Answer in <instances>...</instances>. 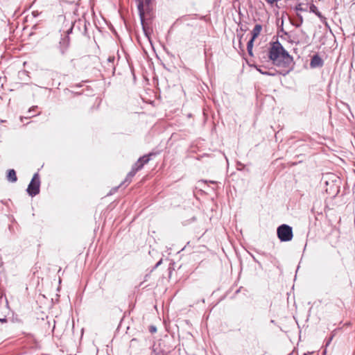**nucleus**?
<instances>
[{
    "label": "nucleus",
    "mask_w": 355,
    "mask_h": 355,
    "mask_svg": "<svg viewBox=\"0 0 355 355\" xmlns=\"http://www.w3.org/2000/svg\"><path fill=\"white\" fill-rule=\"evenodd\" d=\"M268 56L272 64L279 67H289L293 61V57L278 40L270 44Z\"/></svg>",
    "instance_id": "nucleus-1"
},
{
    "label": "nucleus",
    "mask_w": 355,
    "mask_h": 355,
    "mask_svg": "<svg viewBox=\"0 0 355 355\" xmlns=\"http://www.w3.org/2000/svg\"><path fill=\"white\" fill-rule=\"evenodd\" d=\"M277 234L279 239L282 242L290 241L293 237L292 227L286 224L281 225L277 227Z\"/></svg>",
    "instance_id": "nucleus-2"
},
{
    "label": "nucleus",
    "mask_w": 355,
    "mask_h": 355,
    "mask_svg": "<svg viewBox=\"0 0 355 355\" xmlns=\"http://www.w3.org/2000/svg\"><path fill=\"white\" fill-rule=\"evenodd\" d=\"M40 180L37 173L33 175V177L29 183L26 189L27 193L31 196H35L40 193Z\"/></svg>",
    "instance_id": "nucleus-3"
},
{
    "label": "nucleus",
    "mask_w": 355,
    "mask_h": 355,
    "mask_svg": "<svg viewBox=\"0 0 355 355\" xmlns=\"http://www.w3.org/2000/svg\"><path fill=\"white\" fill-rule=\"evenodd\" d=\"M70 44V38L68 35L64 36L63 38H62L59 42V49L62 55H64L68 48L69 47Z\"/></svg>",
    "instance_id": "nucleus-4"
},
{
    "label": "nucleus",
    "mask_w": 355,
    "mask_h": 355,
    "mask_svg": "<svg viewBox=\"0 0 355 355\" xmlns=\"http://www.w3.org/2000/svg\"><path fill=\"white\" fill-rule=\"evenodd\" d=\"M323 65V60L318 55H314L310 62V66L311 68L320 67Z\"/></svg>",
    "instance_id": "nucleus-5"
},
{
    "label": "nucleus",
    "mask_w": 355,
    "mask_h": 355,
    "mask_svg": "<svg viewBox=\"0 0 355 355\" xmlns=\"http://www.w3.org/2000/svg\"><path fill=\"white\" fill-rule=\"evenodd\" d=\"M7 180L10 182H15L17 180L16 172L14 169H9L7 173Z\"/></svg>",
    "instance_id": "nucleus-6"
},
{
    "label": "nucleus",
    "mask_w": 355,
    "mask_h": 355,
    "mask_svg": "<svg viewBox=\"0 0 355 355\" xmlns=\"http://www.w3.org/2000/svg\"><path fill=\"white\" fill-rule=\"evenodd\" d=\"M262 30V26L261 24H256L252 31V40H254L260 34Z\"/></svg>",
    "instance_id": "nucleus-7"
},
{
    "label": "nucleus",
    "mask_w": 355,
    "mask_h": 355,
    "mask_svg": "<svg viewBox=\"0 0 355 355\" xmlns=\"http://www.w3.org/2000/svg\"><path fill=\"white\" fill-rule=\"evenodd\" d=\"M138 1L137 4V9L139 11V16L141 19H142L144 15V2L142 0H136Z\"/></svg>",
    "instance_id": "nucleus-8"
},
{
    "label": "nucleus",
    "mask_w": 355,
    "mask_h": 355,
    "mask_svg": "<svg viewBox=\"0 0 355 355\" xmlns=\"http://www.w3.org/2000/svg\"><path fill=\"white\" fill-rule=\"evenodd\" d=\"M137 171L132 167L131 171L128 173L123 183L129 184L131 182L132 178L135 175Z\"/></svg>",
    "instance_id": "nucleus-9"
},
{
    "label": "nucleus",
    "mask_w": 355,
    "mask_h": 355,
    "mask_svg": "<svg viewBox=\"0 0 355 355\" xmlns=\"http://www.w3.org/2000/svg\"><path fill=\"white\" fill-rule=\"evenodd\" d=\"M152 153H150L147 155H144L140 157L137 161L139 162L144 166L145 164H147L150 160V157L152 155Z\"/></svg>",
    "instance_id": "nucleus-10"
},
{
    "label": "nucleus",
    "mask_w": 355,
    "mask_h": 355,
    "mask_svg": "<svg viewBox=\"0 0 355 355\" xmlns=\"http://www.w3.org/2000/svg\"><path fill=\"white\" fill-rule=\"evenodd\" d=\"M254 40H252V39H250L247 44V50L249 55L252 56V48H253V43Z\"/></svg>",
    "instance_id": "nucleus-11"
},
{
    "label": "nucleus",
    "mask_w": 355,
    "mask_h": 355,
    "mask_svg": "<svg viewBox=\"0 0 355 355\" xmlns=\"http://www.w3.org/2000/svg\"><path fill=\"white\" fill-rule=\"evenodd\" d=\"M310 12L315 13L320 18L322 17V14L318 11V8L314 4L310 6Z\"/></svg>",
    "instance_id": "nucleus-12"
},
{
    "label": "nucleus",
    "mask_w": 355,
    "mask_h": 355,
    "mask_svg": "<svg viewBox=\"0 0 355 355\" xmlns=\"http://www.w3.org/2000/svg\"><path fill=\"white\" fill-rule=\"evenodd\" d=\"M144 166L139 162H137L133 166L132 168L137 172L139 170L142 168Z\"/></svg>",
    "instance_id": "nucleus-13"
},
{
    "label": "nucleus",
    "mask_w": 355,
    "mask_h": 355,
    "mask_svg": "<svg viewBox=\"0 0 355 355\" xmlns=\"http://www.w3.org/2000/svg\"><path fill=\"white\" fill-rule=\"evenodd\" d=\"M257 70L261 73V74H263V75H267V76H274L275 73H271L270 71H263L261 69H258L257 68Z\"/></svg>",
    "instance_id": "nucleus-14"
},
{
    "label": "nucleus",
    "mask_w": 355,
    "mask_h": 355,
    "mask_svg": "<svg viewBox=\"0 0 355 355\" xmlns=\"http://www.w3.org/2000/svg\"><path fill=\"white\" fill-rule=\"evenodd\" d=\"M295 10L297 11H305L306 10L302 7V3H299L296 6Z\"/></svg>",
    "instance_id": "nucleus-15"
},
{
    "label": "nucleus",
    "mask_w": 355,
    "mask_h": 355,
    "mask_svg": "<svg viewBox=\"0 0 355 355\" xmlns=\"http://www.w3.org/2000/svg\"><path fill=\"white\" fill-rule=\"evenodd\" d=\"M149 331L152 334L155 333L157 331V328H156L155 326H150V329H149Z\"/></svg>",
    "instance_id": "nucleus-16"
},
{
    "label": "nucleus",
    "mask_w": 355,
    "mask_h": 355,
    "mask_svg": "<svg viewBox=\"0 0 355 355\" xmlns=\"http://www.w3.org/2000/svg\"><path fill=\"white\" fill-rule=\"evenodd\" d=\"M72 30H73V25H71L70 26V28L67 31V33L68 35L72 32Z\"/></svg>",
    "instance_id": "nucleus-17"
},
{
    "label": "nucleus",
    "mask_w": 355,
    "mask_h": 355,
    "mask_svg": "<svg viewBox=\"0 0 355 355\" xmlns=\"http://www.w3.org/2000/svg\"><path fill=\"white\" fill-rule=\"evenodd\" d=\"M267 3L273 4L277 0H266Z\"/></svg>",
    "instance_id": "nucleus-18"
},
{
    "label": "nucleus",
    "mask_w": 355,
    "mask_h": 355,
    "mask_svg": "<svg viewBox=\"0 0 355 355\" xmlns=\"http://www.w3.org/2000/svg\"><path fill=\"white\" fill-rule=\"evenodd\" d=\"M0 322L3 323L7 322V319L6 318H0Z\"/></svg>",
    "instance_id": "nucleus-19"
},
{
    "label": "nucleus",
    "mask_w": 355,
    "mask_h": 355,
    "mask_svg": "<svg viewBox=\"0 0 355 355\" xmlns=\"http://www.w3.org/2000/svg\"><path fill=\"white\" fill-rule=\"evenodd\" d=\"M36 107V106H33L32 107H31L29 110H28V112L31 113L33 110H34V109Z\"/></svg>",
    "instance_id": "nucleus-20"
},
{
    "label": "nucleus",
    "mask_w": 355,
    "mask_h": 355,
    "mask_svg": "<svg viewBox=\"0 0 355 355\" xmlns=\"http://www.w3.org/2000/svg\"><path fill=\"white\" fill-rule=\"evenodd\" d=\"M289 42H291V43H295L297 44H299V42L298 41H295V40H290Z\"/></svg>",
    "instance_id": "nucleus-21"
},
{
    "label": "nucleus",
    "mask_w": 355,
    "mask_h": 355,
    "mask_svg": "<svg viewBox=\"0 0 355 355\" xmlns=\"http://www.w3.org/2000/svg\"><path fill=\"white\" fill-rule=\"evenodd\" d=\"M282 32H284L285 35H287L288 37H290V35H288V33L287 32L284 31V30H282Z\"/></svg>",
    "instance_id": "nucleus-22"
},
{
    "label": "nucleus",
    "mask_w": 355,
    "mask_h": 355,
    "mask_svg": "<svg viewBox=\"0 0 355 355\" xmlns=\"http://www.w3.org/2000/svg\"><path fill=\"white\" fill-rule=\"evenodd\" d=\"M161 262H162V260H160L159 261H158V262L156 263L155 267H157L158 266H159V265H160V263H161Z\"/></svg>",
    "instance_id": "nucleus-23"
},
{
    "label": "nucleus",
    "mask_w": 355,
    "mask_h": 355,
    "mask_svg": "<svg viewBox=\"0 0 355 355\" xmlns=\"http://www.w3.org/2000/svg\"><path fill=\"white\" fill-rule=\"evenodd\" d=\"M300 20H301V23H302V17L300 16Z\"/></svg>",
    "instance_id": "nucleus-24"
},
{
    "label": "nucleus",
    "mask_w": 355,
    "mask_h": 355,
    "mask_svg": "<svg viewBox=\"0 0 355 355\" xmlns=\"http://www.w3.org/2000/svg\"><path fill=\"white\" fill-rule=\"evenodd\" d=\"M295 26H296V27H299V26H300V24H295Z\"/></svg>",
    "instance_id": "nucleus-25"
},
{
    "label": "nucleus",
    "mask_w": 355,
    "mask_h": 355,
    "mask_svg": "<svg viewBox=\"0 0 355 355\" xmlns=\"http://www.w3.org/2000/svg\"><path fill=\"white\" fill-rule=\"evenodd\" d=\"M145 1H146V3H148V2H149V1H148V0H145Z\"/></svg>",
    "instance_id": "nucleus-26"
}]
</instances>
